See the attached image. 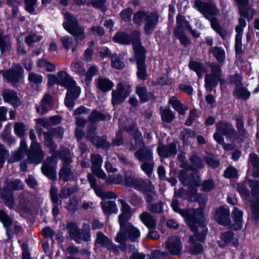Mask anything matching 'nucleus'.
<instances>
[{"instance_id":"62","label":"nucleus","mask_w":259,"mask_h":259,"mask_svg":"<svg viewBox=\"0 0 259 259\" xmlns=\"http://www.w3.org/2000/svg\"><path fill=\"white\" fill-rule=\"evenodd\" d=\"M161 110V118L163 120L170 122L174 118L175 115L169 109H165Z\"/></svg>"},{"instance_id":"30","label":"nucleus","mask_w":259,"mask_h":259,"mask_svg":"<svg viewBox=\"0 0 259 259\" xmlns=\"http://www.w3.org/2000/svg\"><path fill=\"white\" fill-rule=\"evenodd\" d=\"M157 152L160 156L167 157L176 155L177 150L176 145L171 143L167 146L159 144L157 148Z\"/></svg>"},{"instance_id":"25","label":"nucleus","mask_w":259,"mask_h":259,"mask_svg":"<svg viewBox=\"0 0 259 259\" xmlns=\"http://www.w3.org/2000/svg\"><path fill=\"white\" fill-rule=\"evenodd\" d=\"M80 94L79 88H75L67 90L64 103L66 107L72 109L74 106V101L76 100Z\"/></svg>"},{"instance_id":"45","label":"nucleus","mask_w":259,"mask_h":259,"mask_svg":"<svg viewBox=\"0 0 259 259\" xmlns=\"http://www.w3.org/2000/svg\"><path fill=\"white\" fill-rule=\"evenodd\" d=\"M181 138L185 144L191 143L192 140L195 138V133L189 129H184L181 132Z\"/></svg>"},{"instance_id":"54","label":"nucleus","mask_w":259,"mask_h":259,"mask_svg":"<svg viewBox=\"0 0 259 259\" xmlns=\"http://www.w3.org/2000/svg\"><path fill=\"white\" fill-rule=\"evenodd\" d=\"M234 234L232 232H226L221 234V241L219 242L221 247L225 246L233 238Z\"/></svg>"},{"instance_id":"9","label":"nucleus","mask_w":259,"mask_h":259,"mask_svg":"<svg viewBox=\"0 0 259 259\" xmlns=\"http://www.w3.org/2000/svg\"><path fill=\"white\" fill-rule=\"evenodd\" d=\"M123 228H121L117 233L115 240L121 245V249L123 251L125 249V241L128 236L132 240H136L140 236V231L136 227L133 226L130 223L124 224Z\"/></svg>"},{"instance_id":"1","label":"nucleus","mask_w":259,"mask_h":259,"mask_svg":"<svg viewBox=\"0 0 259 259\" xmlns=\"http://www.w3.org/2000/svg\"><path fill=\"white\" fill-rule=\"evenodd\" d=\"M197 202L200 206L197 209L189 210L186 217V223L194 233V236L190 237V251L194 254L200 253L203 251V247L200 243L204 241L207 230L205 227V219L203 211L207 201L205 196L199 195Z\"/></svg>"},{"instance_id":"31","label":"nucleus","mask_w":259,"mask_h":259,"mask_svg":"<svg viewBox=\"0 0 259 259\" xmlns=\"http://www.w3.org/2000/svg\"><path fill=\"white\" fill-rule=\"evenodd\" d=\"M217 130L224 135L232 137L234 134V130L232 125L228 123L219 122L217 124Z\"/></svg>"},{"instance_id":"41","label":"nucleus","mask_w":259,"mask_h":259,"mask_svg":"<svg viewBox=\"0 0 259 259\" xmlns=\"http://www.w3.org/2000/svg\"><path fill=\"white\" fill-rule=\"evenodd\" d=\"M189 66L190 68L196 72L199 78H201L204 73L205 72V69L202 63L196 61H191L189 63Z\"/></svg>"},{"instance_id":"8","label":"nucleus","mask_w":259,"mask_h":259,"mask_svg":"<svg viewBox=\"0 0 259 259\" xmlns=\"http://www.w3.org/2000/svg\"><path fill=\"white\" fill-rule=\"evenodd\" d=\"M64 17L66 21L63 23L64 28L74 37L77 42L82 40L85 38L84 29L79 25L76 18L68 13H66Z\"/></svg>"},{"instance_id":"46","label":"nucleus","mask_w":259,"mask_h":259,"mask_svg":"<svg viewBox=\"0 0 259 259\" xmlns=\"http://www.w3.org/2000/svg\"><path fill=\"white\" fill-rule=\"evenodd\" d=\"M119 123L120 126L127 131L128 132H132L135 128L136 124L134 122L130 123L129 119L123 117L122 118L119 119Z\"/></svg>"},{"instance_id":"4","label":"nucleus","mask_w":259,"mask_h":259,"mask_svg":"<svg viewBox=\"0 0 259 259\" xmlns=\"http://www.w3.org/2000/svg\"><path fill=\"white\" fill-rule=\"evenodd\" d=\"M133 21L139 25L145 22V32L147 34H150L155 28L158 21V17L155 13L148 14L144 11H139L134 14Z\"/></svg>"},{"instance_id":"2","label":"nucleus","mask_w":259,"mask_h":259,"mask_svg":"<svg viewBox=\"0 0 259 259\" xmlns=\"http://www.w3.org/2000/svg\"><path fill=\"white\" fill-rule=\"evenodd\" d=\"M133 135L135 144L131 146L130 150L134 151L137 149L135 153V156L138 160L151 161L153 158L152 148L145 146L141 133L138 130H135L134 131Z\"/></svg>"},{"instance_id":"21","label":"nucleus","mask_w":259,"mask_h":259,"mask_svg":"<svg viewBox=\"0 0 259 259\" xmlns=\"http://www.w3.org/2000/svg\"><path fill=\"white\" fill-rule=\"evenodd\" d=\"M59 76V85H60L68 90L75 88H79L76 85L75 81L73 78L66 72L60 71L57 73Z\"/></svg>"},{"instance_id":"27","label":"nucleus","mask_w":259,"mask_h":259,"mask_svg":"<svg viewBox=\"0 0 259 259\" xmlns=\"http://www.w3.org/2000/svg\"><path fill=\"white\" fill-rule=\"evenodd\" d=\"M50 195L53 205L52 212L54 216L56 217L59 213V206L61 205L62 201L58 198V190L55 187L53 186L51 187L50 191Z\"/></svg>"},{"instance_id":"7","label":"nucleus","mask_w":259,"mask_h":259,"mask_svg":"<svg viewBox=\"0 0 259 259\" xmlns=\"http://www.w3.org/2000/svg\"><path fill=\"white\" fill-rule=\"evenodd\" d=\"M88 130L87 138L93 144L97 146V139L96 136V126L97 125V111L94 110L88 118ZM87 123L85 118L78 117L76 118V124L80 126L84 127Z\"/></svg>"},{"instance_id":"52","label":"nucleus","mask_w":259,"mask_h":259,"mask_svg":"<svg viewBox=\"0 0 259 259\" xmlns=\"http://www.w3.org/2000/svg\"><path fill=\"white\" fill-rule=\"evenodd\" d=\"M247 186H248L246 184V180L243 183L238 184L236 188L239 194L245 198H247L250 195V191L247 188Z\"/></svg>"},{"instance_id":"61","label":"nucleus","mask_w":259,"mask_h":259,"mask_svg":"<svg viewBox=\"0 0 259 259\" xmlns=\"http://www.w3.org/2000/svg\"><path fill=\"white\" fill-rule=\"evenodd\" d=\"M28 79L30 82L35 84H39L43 81L42 76L34 72H29Z\"/></svg>"},{"instance_id":"33","label":"nucleus","mask_w":259,"mask_h":259,"mask_svg":"<svg viewBox=\"0 0 259 259\" xmlns=\"http://www.w3.org/2000/svg\"><path fill=\"white\" fill-rule=\"evenodd\" d=\"M242 211L237 207H235L233 210L234 222L231 226L232 229L238 230L242 226Z\"/></svg>"},{"instance_id":"38","label":"nucleus","mask_w":259,"mask_h":259,"mask_svg":"<svg viewBox=\"0 0 259 259\" xmlns=\"http://www.w3.org/2000/svg\"><path fill=\"white\" fill-rule=\"evenodd\" d=\"M114 83L107 78H101L98 79V88L103 92H107L110 91L114 86Z\"/></svg>"},{"instance_id":"20","label":"nucleus","mask_w":259,"mask_h":259,"mask_svg":"<svg viewBox=\"0 0 259 259\" xmlns=\"http://www.w3.org/2000/svg\"><path fill=\"white\" fill-rule=\"evenodd\" d=\"M102 162V158L98 155V166L100 163ZM105 173L98 167V178L102 179L107 184H124V181L122 180V177L121 175L116 176H109L108 177L105 176Z\"/></svg>"},{"instance_id":"15","label":"nucleus","mask_w":259,"mask_h":259,"mask_svg":"<svg viewBox=\"0 0 259 259\" xmlns=\"http://www.w3.org/2000/svg\"><path fill=\"white\" fill-rule=\"evenodd\" d=\"M195 7L210 22L211 19H214L212 18V16L217 15L219 12L213 4L211 3H203L200 0L195 1Z\"/></svg>"},{"instance_id":"35","label":"nucleus","mask_w":259,"mask_h":259,"mask_svg":"<svg viewBox=\"0 0 259 259\" xmlns=\"http://www.w3.org/2000/svg\"><path fill=\"white\" fill-rule=\"evenodd\" d=\"M136 94L138 95L142 102H146L152 99L153 95L152 93L148 92L146 88L144 86L138 85L136 90Z\"/></svg>"},{"instance_id":"10","label":"nucleus","mask_w":259,"mask_h":259,"mask_svg":"<svg viewBox=\"0 0 259 259\" xmlns=\"http://www.w3.org/2000/svg\"><path fill=\"white\" fill-rule=\"evenodd\" d=\"M132 92V88L128 84L118 82L116 89L112 92V104L113 105L122 103L129 96Z\"/></svg>"},{"instance_id":"47","label":"nucleus","mask_w":259,"mask_h":259,"mask_svg":"<svg viewBox=\"0 0 259 259\" xmlns=\"http://www.w3.org/2000/svg\"><path fill=\"white\" fill-rule=\"evenodd\" d=\"M43 135L45 145L50 149L51 152H54L56 151L55 149L57 145L53 140V137L48 132H44Z\"/></svg>"},{"instance_id":"23","label":"nucleus","mask_w":259,"mask_h":259,"mask_svg":"<svg viewBox=\"0 0 259 259\" xmlns=\"http://www.w3.org/2000/svg\"><path fill=\"white\" fill-rule=\"evenodd\" d=\"M136 32H139V36H140V32L139 31H135V32H134L131 37L127 33L125 32H120L117 33L114 36V40L115 42L125 45H128L132 42L133 44V45L134 46V42L136 40L137 37L136 35L135 34V33ZM138 42L141 46V42L140 41V37H139L138 38Z\"/></svg>"},{"instance_id":"60","label":"nucleus","mask_w":259,"mask_h":259,"mask_svg":"<svg viewBox=\"0 0 259 259\" xmlns=\"http://www.w3.org/2000/svg\"><path fill=\"white\" fill-rule=\"evenodd\" d=\"M37 65L38 67L45 68L46 71L48 72L53 71L56 68L54 64L43 59L38 61Z\"/></svg>"},{"instance_id":"6","label":"nucleus","mask_w":259,"mask_h":259,"mask_svg":"<svg viewBox=\"0 0 259 259\" xmlns=\"http://www.w3.org/2000/svg\"><path fill=\"white\" fill-rule=\"evenodd\" d=\"M136 40L134 42L135 56L137 64V74L141 79H145L147 77V70L145 65V50L138 42L139 32H136Z\"/></svg>"},{"instance_id":"44","label":"nucleus","mask_w":259,"mask_h":259,"mask_svg":"<svg viewBox=\"0 0 259 259\" xmlns=\"http://www.w3.org/2000/svg\"><path fill=\"white\" fill-rule=\"evenodd\" d=\"M75 192H76L75 188L64 186L61 189L58 196L61 199H67Z\"/></svg>"},{"instance_id":"11","label":"nucleus","mask_w":259,"mask_h":259,"mask_svg":"<svg viewBox=\"0 0 259 259\" xmlns=\"http://www.w3.org/2000/svg\"><path fill=\"white\" fill-rule=\"evenodd\" d=\"M211 69L210 74H206L205 77V87L207 91H211L213 88L217 86L218 81L220 80L221 70L220 67L217 64L211 63L209 65Z\"/></svg>"},{"instance_id":"56","label":"nucleus","mask_w":259,"mask_h":259,"mask_svg":"<svg viewBox=\"0 0 259 259\" xmlns=\"http://www.w3.org/2000/svg\"><path fill=\"white\" fill-rule=\"evenodd\" d=\"M146 161L142 163L140 167L147 176H150L153 172L154 163L152 160Z\"/></svg>"},{"instance_id":"37","label":"nucleus","mask_w":259,"mask_h":259,"mask_svg":"<svg viewBox=\"0 0 259 259\" xmlns=\"http://www.w3.org/2000/svg\"><path fill=\"white\" fill-rule=\"evenodd\" d=\"M140 219L149 229L154 228L156 226V220L147 212H144L141 214Z\"/></svg>"},{"instance_id":"12","label":"nucleus","mask_w":259,"mask_h":259,"mask_svg":"<svg viewBox=\"0 0 259 259\" xmlns=\"http://www.w3.org/2000/svg\"><path fill=\"white\" fill-rule=\"evenodd\" d=\"M124 185L142 192L151 190V183L150 181H145L142 178H135L127 175H125Z\"/></svg>"},{"instance_id":"13","label":"nucleus","mask_w":259,"mask_h":259,"mask_svg":"<svg viewBox=\"0 0 259 259\" xmlns=\"http://www.w3.org/2000/svg\"><path fill=\"white\" fill-rule=\"evenodd\" d=\"M27 161L30 163L38 164L45 157V153L39 143H31L27 152Z\"/></svg>"},{"instance_id":"5","label":"nucleus","mask_w":259,"mask_h":259,"mask_svg":"<svg viewBox=\"0 0 259 259\" xmlns=\"http://www.w3.org/2000/svg\"><path fill=\"white\" fill-rule=\"evenodd\" d=\"M60 159L63 163L59 172V180L67 182L74 178V170L71 163L72 162V155L67 149L60 154Z\"/></svg>"},{"instance_id":"18","label":"nucleus","mask_w":259,"mask_h":259,"mask_svg":"<svg viewBox=\"0 0 259 259\" xmlns=\"http://www.w3.org/2000/svg\"><path fill=\"white\" fill-rule=\"evenodd\" d=\"M164 245L167 250L174 255L180 254L183 248L180 238L178 236L169 237Z\"/></svg>"},{"instance_id":"22","label":"nucleus","mask_w":259,"mask_h":259,"mask_svg":"<svg viewBox=\"0 0 259 259\" xmlns=\"http://www.w3.org/2000/svg\"><path fill=\"white\" fill-rule=\"evenodd\" d=\"M229 215L230 210L228 208L220 207L215 210L214 219L219 224L228 226L230 224Z\"/></svg>"},{"instance_id":"59","label":"nucleus","mask_w":259,"mask_h":259,"mask_svg":"<svg viewBox=\"0 0 259 259\" xmlns=\"http://www.w3.org/2000/svg\"><path fill=\"white\" fill-rule=\"evenodd\" d=\"M111 65L112 67L117 69H122L125 66L119 56L116 55H113L111 57Z\"/></svg>"},{"instance_id":"39","label":"nucleus","mask_w":259,"mask_h":259,"mask_svg":"<svg viewBox=\"0 0 259 259\" xmlns=\"http://www.w3.org/2000/svg\"><path fill=\"white\" fill-rule=\"evenodd\" d=\"M101 206L103 211L106 214L109 215L111 213H116L117 211V206L114 201H105L101 203Z\"/></svg>"},{"instance_id":"34","label":"nucleus","mask_w":259,"mask_h":259,"mask_svg":"<svg viewBox=\"0 0 259 259\" xmlns=\"http://www.w3.org/2000/svg\"><path fill=\"white\" fill-rule=\"evenodd\" d=\"M233 95L237 99L246 100L249 98L250 93L242 85L240 87L234 88Z\"/></svg>"},{"instance_id":"32","label":"nucleus","mask_w":259,"mask_h":259,"mask_svg":"<svg viewBox=\"0 0 259 259\" xmlns=\"http://www.w3.org/2000/svg\"><path fill=\"white\" fill-rule=\"evenodd\" d=\"M41 169L44 175L51 180H55L57 178V173L55 166L48 163H43Z\"/></svg>"},{"instance_id":"49","label":"nucleus","mask_w":259,"mask_h":259,"mask_svg":"<svg viewBox=\"0 0 259 259\" xmlns=\"http://www.w3.org/2000/svg\"><path fill=\"white\" fill-rule=\"evenodd\" d=\"M209 52L212 53L220 62H222L225 57V51L221 48L217 47H212L209 50Z\"/></svg>"},{"instance_id":"17","label":"nucleus","mask_w":259,"mask_h":259,"mask_svg":"<svg viewBox=\"0 0 259 259\" xmlns=\"http://www.w3.org/2000/svg\"><path fill=\"white\" fill-rule=\"evenodd\" d=\"M23 72L22 67L19 64H15L12 68L2 72L3 77L10 82L13 85L18 82Z\"/></svg>"},{"instance_id":"19","label":"nucleus","mask_w":259,"mask_h":259,"mask_svg":"<svg viewBox=\"0 0 259 259\" xmlns=\"http://www.w3.org/2000/svg\"><path fill=\"white\" fill-rule=\"evenodd\" d=\"M239 24L235 27L236 32L235 36V52L237 54H241L242 53V37L243 32V28L246 26V23L243 18L239 19Z\"/></svg>"},{"instance_id":"48","label":"nucleus","mask_w":259,"mask_h":259,"mask_svg":"<svg viewBox=\"0 0 259 259\" xmlns=\"http://www.w3.org/2000/svg\"><path fill=\"white\" fill-rule=\"evenodd\" d=\"M43 135L45 145L50 149L51 152H54L56 151L55 149L57 145L53 140V137L48 132H44Z\"/></svg>"},{"instance_id":"53","label":"nucleus","mask_w":259,"mask_h":259,"mask_svg":"<svg viewBox=\"0 0 259 259\" xmlns=\"http://www.w3.org/2000/svg\"><path fill=\"white\" fill-rule=\"evenodd\" d=\"M251 209L252 212V217L256 223L259 219V194L257 200L253 201L251 204Z\"/></svg>"},{"instance_id":"36","label":"nucleus","mask_w":259,"mask_h":259,"mask_svg":"<svg viewBox=\"0 0 259 259\" xmlns=\"http://www.w3.org/2000/svg\"><path fill=\"white\" fill-rule=\"evenodd\" d=\"M168 103L180 114H184L188 109L187 107L182 104L175 96L171 97L169 100Z\"/></svg>"},{"instance_id":"28","label":"nucleus","mask_w":259,"mask_h":259,"mask_svg":"<svg viewBox=\"0 0 259 259\" xmlns=\"http://www.w3.org/2000/svg\"><path fill=\"white\" fill-rule=\"evenodd\" d=\"M27 145L25 140H22L20 143V146L18 150L15 151L9 159L10 163H14L22 159L27 152Z\"/></svg>"},{"instance_id":"58","label":"nucleus","mask_w":259,"mask_h":259,"mask_svg":"<svg viewBox=\"0 0 259 259\" xmlns=\"http://www.w3.org/2000/svg\"><path fill=\"white\" fill-rule=\"evenodd\" d=\"M42 37L35 33L31 32L25 37V42L29 46H31L33 43L40 40Z\"/></svg>"},{"instance_id":"51","label":"nucleus","mask_w":259,"mask_h":259,"mask_svg":"<svg viewBox=\"0 0 259 259\" xmlns=\"http://www.w3.org/2000/svg\"><path fill=\"white\" fill-rule=\"evenodd\" d=\"M0 221L6 228L10 227L13 224L12 219L4 210H0Z\"/></svg>"},{"instance_id":"50","label":"nucleus","mask_w":259,"mask_h":259,"mask_svg":"<svg viewBox=\"0 0 259 259\" xmlns=\"http://www.w3.org/2000/svg\"><path fill=\"white\" fill-rule=\"evenodd\" d=\"M246 184L250 189V194L255 196L259 192V180H246Z\"/></svg>"},{"instance_id":"29","label":"nucleus","mask_w":259,"mask_h":259,"mask_svg":"<svg viewBox=\"0 0 259 259\" xmlns=\"http://www.w3.org/2000/svg\"><path fill=\"white\" fill-rule=\"evenodd\" d=\"M91 160L93 163V174H88V180L91 187L94 189L95 193L97 195V186L96 181V177L97 176V156L93 155L91 157Z\"/></svg>"},{"instance_id":"55","label":"nucleus","mask_w":259,"mask_h":259,"mask_svg":"<svg viewBox=\"0 0 259 259\" xmlns=\"http://www.w3.org/2000/svg\"><path fill=\"white\" fill-rule=\"evenodd\" d=\"M175 34L184 46L186 47L190 44L191 40L182 30L180 31L179 28L175 31Z\"/></svg>"},{"instance_id":"42","label":"nucleus","mask_w":259,"mask_h":259,"mask_svg":"<svg viewBox=\"0 0 259 259\" xmlns=\"http://www.w3.org/2000/svg\"><path fill=\"white\" fill-rule=\"evenodd\" d=\"M11 47L10 39L8 35L3 36L0 34V50L2 53L9 51Z\"/></svg>"},{"instance_id":"43","label":"nucleus","mask_w":259,"mask_h":259,"mask_svg":"<svg viewBox=\"0 0 259 259\" xmlns=\"http://www.w3.org/2000/svg\"><path fill=\"white\" fill-rule=\"evenodd\" d=\"M71 70L79 74V75L83 76L85 71L84 67V64L81 61H76L73 62L70 65Z\"/></svg>"},{"instance_id":"64","label":"nucleus","mask_w":259,"mask_h":259,"mask_svg":"<svg viewBox=\"0 0 259 259\" xmlns=\"http://www.w3.org/2000/svg\"><path fill=\"white\" fill-rule=\"evenodd\" d=\"M190 160L191 162L193 168L198 169L202 168L203 167V164L200 159L196 155H193L190 157Z\"/></svg>"},{"instance_id":"40","label":"nucleus","mask_w":259,"mask_h":259,"mask_svg":"<svg viewBox=\"0 0 259 259\" xmlns=\"http://www.w3.org/2000/svg\"><path fill=\"white\" fill-rule=\"evenodd\" d=\"M211 28L218 33L222 39H225L227 36L228 33L226 29L221 27L217 19L211 20Z\"/></svg>"},{"instance_id":"26","label":"nucleus","mask_w":259,"mask_h":259,"mask_svg":"<svg viewBox=\"0 0 259 259\" xmlns=\"http://www.w3.org/2000/svg\"><path fill=\"white\" fill-rule=\"evenodd\" d=\"M120 201L122 205L121 208L122 213L118 217V221L120 227H121V228H123L124 224L127 223V221L131 218L133 212L131 210V206L128 204L124 202L122 200H120Z\"/></svg>"},{"instance_id":"16","label":"nucleus","mask_w":259,"mask_h":259,"mask_svg":"<svg viewBox=\"0 0 259 259\" xmlns=\"http://www.w3.org/2000/svg\"><path fill=\"white\" fill-rule=\"evenodd\" d=\"M32 205L30 195L26 192H21L16 200H14L13 207H9L16 210H28Z\"/></svg>"},{"instance_id":"14","label":"nucleus","mask_w":259,"mask_h":259,"mask_svg":"<svg viewBox=\"0 0 259 259\" xmlns=\"http://www.w3.org/2000/svg\"><path fill=\"white\" fill-rule=\"evenodd\" d=\"M66 229L70 237L77 243H80L81 240L88 241L90 235L87 230L79 229L76 223L69 222L66 224Z\"/></svg>"},{"instance_id":"57","label":"nucleus","mask_w":259,"mask_h":259,"mask_svg":"<svg viewBox=\"0 0 259 259\" xmlns=\"http://www.w3.org/2000/svg\"><path fill=\"white\" fill-rule=\"evenodd\" d=\"M163 204L162 202L150 203L148 205V209L153 213H160L163 212Z\"/></svg>"},{"instance_id":"24","label":"nucleus","mask_w":259,"mask_h":259,"mask_svg":"<svg viewBox=\"0 0 259 259\" xmlns=\"http://www.w3.org/2000/svg\"><path fill=\"white\" fill-rule=\"evenodd\" d=\"M2 95L5 102L11 104L15 107L21 105V101L14 91L5 89L3 91Z\"/></svg>"},{"instance_id":"63","label":"nucleus","mask_w":259,"mask_h":259,"mask_svg":"<svg viewBox=\"0 0 259 259\" xmlns=\"http://www.w3.org/2000/svg\"><path fill=\"white\" fill-rule=\"evenodd\" d=\"M177 23L179 25L178 29H180V31L182 30L181 28H186L188 29H191V26L189 25V22L185 19V18L181 15H178L177 17Z\"/></svg>"},{"instance_id":"3","label":"nucleus","mask_w":259,"mask_h":259,"mask_svg":"<svg viewBox=\"0 0 259 259\" xmlns=\"http://www.w3.org/2000/svg\"><path fill=\"white\" fill-rule=\"evenodd\" d=\"M24 184L19 179H12L8 181L6 186L0 190V197L8 207H13L14 203V191L23 189Z\"/></svg>"}]
</instances>
